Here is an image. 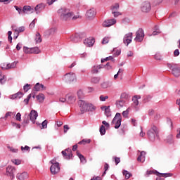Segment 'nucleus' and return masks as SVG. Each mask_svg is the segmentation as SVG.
Listing matches in <instances>:
<instances>
[{
  "instance_id": "obj_1",
  "label": "nucleus",
  "mask_w": 180,
  "mask_h": 180,
  "mask_svg": "<svg viewBox=\"0 0 180 180\" xmlns=\"http://www.w3.org/2000/svg\"><path fill=\"white\" fill-rule=\"evenodd\" d=\"M58 13L62 22H70V20H77V19L81 18L79 15H74V13L71 10L65 8L59 9Z\"/></svg>"
},
{
  "instance_id": "obj_2",
  "label": "nucleus",
  "mask_w": 180,
  "mask_h": 180,
  "mask_svg": "<svg viewBox=\"0 0 180 180\" xmlns=\"http://www.w3.org/2000/svg\"><path fill=\"white\" fill-rule=\"evenodd\" d=\"M79 105L82 113H85V112H95L96 110V107L94 104L82 100L79 101Z\"/></svg>"
},
{
  "instance_id": "obj_3",
  "label": "nucleus",
  "mask_w": 180,
  "mask_h": 180,
  "mask_svg": "<svg viewBox=\"0 0 180 180\" xmlns=\"http://www.w3.org/2000/svg\"><path fill=\"white\" fill-rule=\"evenodd\" d=\"M159 133H160V131L158 130V128L155 125H153L150 127V129L148 131L147 134L150 141H155V139H158L160 136Z\"/></svg>"
},
{
  "instance_id": "obj_4",
  "label": "nucleus",
  "mask_w": 180,
  "mask_h": 180,
  "mask_svg": "<svg viewBox=\"0 0 180 180\" xmlns=\"http://www.w3.org/2000/svg\"><path fill=\"white\" fill-rule=\"evenodd\" d=\"M62 79L66 84H72V82H77V75L75 72H70L66 73Z\"/></svg>"
},
{
  "instance_id": "obj_5",
  "label": "nucleus",
  "mask_w": 180,
  "mask_h": 180,
  "mask_svg": "<svg viewBox=\"0 0 180 180\" xmlns=\"http://www.w3.org/2000/svg\"><path fill=\"white\" fill-rule=\"evenodd\" d=\"M167 68L172 71V74L174 77H179L180 75V66L176 63H167Z\"/></svg>"
},
{
  "instance_id": "obj_6",
  "label": "nucleus",
  "mask_w": 180,
  "mask_h": 180,
  "mask_svg": "<svg viewBox=\"0 0 180 180\" xmlns=\"http://www.w3.org/2000/svg\"><path fill=\"white\" fill-rule=\"evenodd\" d=\"M140 11L142 13H150L151 12V2L150 1H144L141 4Z\"/></svg>"
},
{
  "instance_id": "obj_7",
  "label": "nucleus",
  "mask_w": 180,
  "mask_h": 180,
  "mask_svg": "<svg viewBox=\"0 0 180 180\" xmlns=\"http://www.w3.org/2000/svg\"><path fill=\"white\" fill-rule=\"evenodd\" d=\"M51 166L50 167V171L52 175H56V174H58L60 172V163L56 162V160L53 159L50 161Z\"/></svg>"
},
{
  "instance_id": "obj_8",
  "label": "nucleus",
  "mask_w": 180,
  "mask_h": 180,
  "mask_svg": "<svg viewBox=\"0 0 180 180\" xmlns=\"http://www.w3.org/2000/svg\"><path fill=\"white\" fill-rule=\"evenodd\" d=\"M111 124L114 126L115 129H119V127L122 126V115H120V113H116L111 122Z\"/></svg>"
},
{
  "instance_id": "obj_9",
  "label": "nucleus",
  "mask_w": 180,
  "mask_h": 180,
  "mask_svg": "<svg viewBox=\"0 0 180 180\" xmlns=\"http://www.w3.org/2000/svg\"><path fill=\"white\" fill-rule=\"evenodd\" d=\"M144 39V31L143 29L140 28L139 30L136 31V37L134 39L135 41H143Z\"/></svg>"
},
{
  "instance_id": "obj_10",
  "label": "nucleus",
  "mask_w": 180,
  "mask_h": 180,
  "mask_svg": "<svg viewBox=\"0 0 180 180\" xmlns=\"http://www.w3.org/2000/svg\"><path fill=\"white\" fill-rule=\"evenodd\" d=\"M16 173V169L13 166H8L6 168V175L10 176L11 179L15 178V174Z\"/></svg>"
},
{
  "instance_id": "obj_11",
  "label": "nucleus",
  "mask_w": 180,
  "mask_h": 180,
  "mask_svg": "<svg viewBox=\"0 0 180 180\" xmlns=\"http://www.w3.org/2000/svg\"><path fill=\"white\" fill-rule=\"evenodd\" d=\"M132 40H133V33L129 32L124 36L123 43L126 44V46H129V44L131 43Z\"/></svg>"
},
{
  "instance_id": "obj_12",
  "label": "nucleus",
  "mask_w": 180,
  "mask_h": 180,
  "mask_svg": "<svg viewBox=\"0 0 180 180\" xmlns=\"http://www.w3.org/2000/svg\"><path fill=\"white\" fill-rule=\"evenodd\" d=\"M96 15V11L95 10V8H91L86 11V18H87L89 20H91V19H94V18H95Z\"/></svg>"
},
{
  "instance_id": "obj_13",
  "label": "nucleus",
  "mask_w": 180,
  "mask_h": 180,
  "mask_svg": "<svg viewBox=\"0 0 180 180\" xmlns=\"http://www.w3.org/2000/svg\"><path fill=\"white\" fill-rule=\"evenodd\" d=\"M62 155H63V157L65 160H71V158H72V152L71 151V149H70V148L63 150Z\"/></svg>"
},
{
  "instance_id": "obj_14",
  "label": "nucleus",
  "mask_w": 180,
  "mask_h": 180,
  "mask_svg": "<svg viewBox=\"0 0 180 180\" xmlns=\"http://www.w3.org/2000/svg\"><path fill=\"white\" fill-rule=\"evenodd\" d=\"M116 19L112 18L110 20H106L103 22V27H110V26H113V25H116Z\"/></svg>"
},
{
  "instance_id": "obj_15",
  "label": "nucleus",
  "mask_w": 180,
  "mask_h": 180,
  "mask_svg": "<svg viewBox=\"0 0 180 180\" xmlns=\"http://www.w3.org/2000/svg\"><path fill=\"white\" fill-rule=\"evenodd\" d=\"M139 99H141V96H134L133 98H132V101H133V106L135 109V110H136V112L139 110Z\"/></svg>"
},
{
  "instance_id": "obj_16",
  "label": "nucleus",
  "mask_w": 180,
  "mask_h": 180,
  "mask_svg": "<svg viewBox=\"0 0 180 180\" xmlns=\"http://www.w3.org/2000/svg\"><path fill=\"white\" fill-rule=\"evenodd\" d=\"M56 33H57V28L52 27V28L45 31L44 36L45 37H49V36H53V34H56Z\"/></svg>"
},
{
  "instance_id": "obj_17",
  "label": "nucleus",
  "mask_w": 180,
  "mask_h": 180,
  "mask_svg": "<svg viewBox=\"0 0 180 180\" xmlns=\"http://www.w3.org/2000/svg\"><path fill=\"white\" fill-rule=\"evenodd\" d=\"M37 116H39V114L37 112L36 110H31L29 117L32 123H36V119H37Z\"/></svg>"
},
{
  "instance_id": "obj_18",
  "label": "nucleus",
  "mask_w": 180,
  "mask_h": 180,
  "mask_svg": "<svg viewBox=\"0 0 180 180\" xmlns=\"http://www.w3.org/2000/svg\"><path fill=\"white\" fill-rule=\"evenodd\" d=\"M44 8H46V4L43 3L37 4L34 8L37 15H39V13H41L42 11H44Z\"/></svg>"
},
{
  "instance_id": "obj_19",
  "label": "nucleus",
  "mask_w": 180,
  "mask_h": 180,
  "mask_svg": "<svg viewBox=\"0 0 180 180\" xmlns=\"http://www.w3.org/2000/svg\"><path fill=\"white\" fill-rule=\"evenodd\" d=\"M66 101H67V103L70 105L72 103H75V101H77V98L74 94H67Z\"/></svg>"
},
{
  "instance_id": "obj_20",
  "label": "nucleus",
  "mask_w": 180,
  "mask_h": 180,
  "mask_svg": "<svg viewBox=\"0 0 180 180\" xmlns=\"http://www.w3.org/2000/svg\"><path fill=\"white\" fill-rule=\"evenodd\" d=\"M94 43H95V39L92 37L87 38L84 41V44L86 46V47H92Z\"/></svg>"
},
{
  "instance_id": "obj_21",
  "label": "nucleus",
  "mask_w": 180,
  "mask_h": 180,
  "mask_svg": "<svg viewBox=\"0 0 180 180\" xmlns=\"http://www.w3.org/2000/svg\"><path fill=\"white\" fill-rule=\"evenodd\" d=\"M34 12V9L30 6H25L22 8V13L30 14Z\"/></svg>"
},
{
  "instance_id": "obj_22",
  "label": "nucleus",
  "mask_w": 180,
  "mask_h": 180,
  "mask_svg": "<svg viewBox=\"0 0 180 180\" xmlns=\"http://www.w3.org/2000/svg\"><path fill=\"white\" fill-rule=\"evenodd\" d=\"M16 176L19 180H25L29 178V174L27 172L18 173Z\"/></svg>"
},
{
  "instance_id": "obj_23",
  "label": "nucleus",
  "mask_w": 180,
  "mask_h": 180,
  "mask_svg": "<svg viewBox=\"0 0 180 180\" xmlns=\"http://www.w3.org/2000/svg\"><path fill=\"white\" fill-rule=\"evenodd\" d=\"M155 173L157 174L158 176H159L156 179V180H164L163 179L161 178V176H163V178H168V176H171V174H169V173L161 174L158 172H155Z\"/></svg>"
},
{
  "instance_id": "obj_24",
  "label": "nucleus",
  "mask_w": 180,
  "mask_h": 180,
  "mask_svg": "<svg viewBox=\"0 0 180 180\" xmlns=\"http://www.w3.org/2000/svg\"><path fill=\"white\" fill-rule=\"evenodd\" d=\"M23 97V93L18 92L15 94L9 96V99H20V98Z\"/></svg>"
},
{
  "instance_id": "obj_25",
  "label": "nucleus",
  "mask_w": 180,
  "mask_h": 180,
  "mask_svg": "<svg viewBox=\"0 0 180 180\" xmlns=\"http://www.w3.org/2000/svg\"><path fill=\"white\" fill-rule=\"evenodd\" d=\"M146 152L141 151L140 155L137 158V161L139 162H144V161H146Z\"/></svg>"
},
{
  "instance_id": "obj_26",
  "label": "nucleus",
  "mask_w": 180,
  "mask_h": 180,
  "mask_svg": "<svg viewBox=\"0 0 180 180\" xmlns=\"http://www.w3.org/2000/svg\"><path fill=\"white\" fill-rule=\"evenodd\" d=\"M127 103V101H125L124 100L120 98V100L116 101L117 108L120 109V108H123Z\"/></svg>"
},
{
  "instance_id": "obj_27",
  "label": "nucleus",
  "mask_w": 180,
  "mask_h": 180,
  "mask_svg": "<svg viewBox=\"0 0 180 180\" xmlns=\"http://www.w3.org/2000/svg\"><path fill=\"white\" fill-rule=\"evenodd\" d=\"M101 88H103V89L110 88V86H112V82L110 81L103 82V83H101Z\"/></svg>"
},
{
  "instance_id": "obj_28",
  "label": "nucleus",
  "mask_w": 180,
  "mask_h": 180,
  "mask_svg": "<svg viewBox=\"0 0 180 180\" xmlns=\"http://www.w3.org/2000/svg\"><path fill=\"white\" fill-rule=\"evenodd\" d=\"M34 89L35 91H46V86H44V85L39 84V83H37L34 86Z\"/></svg>"
},
{
  "instance_id": "obj_29",
  "label": "nucleus",
  "mask_w": 180,
  "mask_h": 180,
  "mask_svg": "<svg viewBox=\"0 0 180 180\" xmlns=\"http://www.w3.org/2000/svg\"><path fill=\"white\" fill-rule=\"evenodd\" d=\"M70 40L74 43H78V41H81V37H79V34H76L70 37Z\"/></svg>"
},
{
  "instance_id": "obj_30",
  "label": "nucleus",
  "mask_w": 180,
  "mask_h": 180,
  "mask_svg": "<svg viewBox=\"0 0 180 180\" xmlns=\"http://www.w3.org/2000/svg\"><path fill=\"white\" fill-rule=\"evenodd\" d=\"M102 67L101 65H95L91 69L92 74H98L99 72V70H101Z\"/></svg>"
},
{
  "instance_id": "obj_31",
  "label": "nucleus",
  "mask_w": 180,
  "mask_h": 180,
  "mask_svg": "<svg viewBox=\"0 0 180 180\" xmlns=\"http://www.w3.org/2000/svg\"><path fill=\"white\" fill-rule=\"evenodd\" d=\"M129 98V94H127V93H122L121 94V98L122 99V101H125V102H128Z\"/></svg>"
},
{
  "instance_id": "obj_32",
  "label": "nucleus",
  "mask_w": 180,
  "mask_h": 180,
  "mask_svg": "<svg viewBox=\"0 0 180 180\" xmlns=\"http://www.w3.org/2000/svg\"><path fill=\"white\" fill-rule=\"evenodd\" d=\"M36 98L39 102H44L46 97L44 96V94H39L36 96Z\"/></svg>"
},
{
  "instance_id": "obj_33",
  "label": "nucleus",
  "mask_w": 180,
  "mask_h": 180,
  "mask_svg": "<svg viewBox=\"0 0 180 180\" xmlns=\"http://www.w3.org/2000/svg\"><path fill=\"white\" fill-rule=\"evenodd\" d=\"M35 42L37 44L41 43V35L39 32L36 33Z\"/></svg>"
},
{
  "instance_id": "obj_34",
  "label": "nucleus",
  "mask_w": 180,
  "mask_h": 180,
  "mask_svg": "<svg viewBox=\"0 0 180 180\" xmlns=\"http://www.w3.org/2000/svg\"><path fill=\"white\" fill-rule=\"evenodd\" d=\"M91 82H92V84H99V82H101V77H92L91 79Z\"/></svg>"
},
{
  "instance_id": "obj_35",
  "label": "nucleus",
  "mask_w": 180,
  "mask_h": 180,
  "mask_svg": "<svg viewBox=\"0 0 180 180\" xmlns=\"http://www.w3.org/2000/svg\"><path fill=\"white\" fill-rule=\"evenodd\" d=\"M39 53H40L39 47L31 48V54H39Z\"/></svg>"
},
{
  "instance_id": "obj_36",
  "label": "nucleus",
  "mask_w": 180,
  "mask_h": 180,
  "mask_svg": "<svg viewBox=\"0 0 180 180\" xmlns=\"http://www.w3.org/2000/svg\"><path fill=\"white\" fill-rule=\"evenodd\" d=\"M112 39V37H105L102 40V44H108L109 43V40Z\"/></svg>"
},
{
  "instance_id": "obj_37",
  "label": "nucleus",
  "mask_w": 180,
  "mask_h": 180,
  "mask_svg": "<svg viewBox=\"0 0 180 180\" xmlns=\"http://www.w3.org/2000/svg\"><path fill=\"white\" fill-rule=\"evenodd\" d=\"M77 155L79 157L82 162H86V160H85V157H84V155H82L81 153H79V152H77Z\"/></svg>"
},
{
  "instance_id": "obj_38",
  "label": "nucleus",
  "mask_w": 180,
  "mask_h": 180,
  "mask_svg": "<svg viewBox=\"0 0 180 180\" xmlns=\"http://www.w3.org/2000/svg\"><path fill=\"white\" fill-rule=\"evenodd\" d=\"M23 51L25 54H32V48H27V46L23 47Z\"/></svg>"
},
{
  "instance_id": "obj_39",
  "label": "nucleus",
  "mask_w": 180,
  "mask_h": 180,
  "mask_svg": "<svg viewBox=\"0 0 180 180\" xmlns=\"http://www.w3.org/2000/svg\"><path fill=\"white\" fill-rule=\"evenodd\" d=\"M123 175L125 176L126 179H129V178H130V176H131V174H130V172H129L128 171H123L122 172Z\"/></svg>"
},
{
  "instance_id": "obj_40",
  "label": "nucleus",
  "mask_w": 180,
  "mask_h": 180,
  "mask_svg": "<svg viewBox=\"0 0 180 180\" xmlns=\"http://www.w3.org/2000/svg\"><path fill=\"white\" fill-rule=\"evenodd\" d=\"M162 2H164V0H154L153 5V6H158V5H161Z\"/></svg>"
},
{
  "instance_id": "obj_41",
  "label": "nucleus",
  "mask_w": 180,
  "mask_h": 180,
  "mask_svg": "<svg viewBox=\"0 0 180 180\" xmlns=\"http://www.w3.org/2000/svg\"><path fill=\"white\" fill-rule=\"evenodd\" d=\"M11 161L13 164H15V165H20V164H22V160L18 159H13Z\"/></svg>"
},
{
  "instance_id": "obj_42",
  "label": "nucleus",
  "mask_w": 180,
  "mask_h": 180,
  "mask_svg": "<svg viewBox=\"0 0 180 180\" xmlns=\"http://www.w3.org/2000/svg\"><path fill=\"white\" fill-rule=\"evenodd\" d=\"M100 133L102 136L105 135V134L106 133V129L105 128V126L101 125V127H100Z\"/></svg>"
},
{
  "instance_id": "obj_43",
  "label": "nucleus",
  "mask_w": 180,
  "mask_h": 180,
  "mask_svg": "<svg viewBox=\"0 0 180 180\" xmlns=\"http://www.w3.org/2000/svg\"><path fill=\"white\" fill-rule=\"evenodd\" d=\"M99 99H100L101 102H105V101H106V99H109V96L101 95V96H100Z\"/></svg>"
},
{
  "instance_id": "obj_44",
  "label": "nucleus",
  "mask_w": 180,
  "mask_h": 180,
  "mask_svg": "<svg viewBox=\"0 0 180 180\" xmlns=\"http://www.w3.org/2000/svg\"><path fill=\"white\" fill-rule=\"evenodd\" d=\"M105 116H107V117H109L112 115V113L110 112V109L109 108V106H108V108H105Z\"/></svg>"
},
{
  "instance_id": "obj_45",
  "label": "nucleus",
  "mask_w": 180,
  "mask_h": 180,
  "mask_svg": "<svg viewBox=\"0 0 180 180\" xmlns=\"http://www.w3.org/2000/svg\"><path fill=\"white\" fill-rule=\"evenodd\" d=\"M91 143L90 139H83L79 142V144H89Z\"/></svg>"
},
{
  "instance_id": "obj_46",
  "label": "nucleus",
  "mask_w": 180,
  "mask_h": 180,
  "mask_svg": "<svg viewBox=\"0 0 180 180\" xmlns=\"http://www.w3.org/2000/svg\"><path fill=\"white\" fill-rule=\"evenodd\" d=\"M21 151L26 153V151H30V147L25 146V147L21 146Z\"/></svg>"
},
{
  "instance_id": "obj_47",
  "label": "nucleus",
  "mask_w": 180,
  "mask_h": 180,
  "mask_svg": "<svg viewBox=\"0 0 180 180\" xmlns=\"http://www.w3.org/2000/svg\"><path fill=\"white\" fill-rule=\"evenodd\" d=\"M18 63L13 62L11 64L8 63V70H11V68H16Z\"/></svg>"
},
{
  "instance_id": "obj_48",
  "label": "nucleus",
  "mask_w": 180,
  "mask_h": 180,
  "mask_svg": "<svg viewBox=\"0 0 180 180\" xmlns=\"http://www.w3.org/2000/svg\"><path fill=\"white\" fill-rule=\"evenodd\" d=\"M151 96H146L143 98L144 103H147V102H150L151 101Z\"/></svg>"
},
{
  "instance_id": "obj_49",
  "label": "nucleus",
  "mask_w": 180,
  "mask_h": 180,
  "mask_svg": "<svg viewBox=\"0 0 180 180\" xmlns=\"http://www.w3.org/2000/svg\"><path fill=\"white\" fill-rule=\"evenodd\" d=\"M155 29L156 30L153 31L152 34L153 36H157V34H160V33H161V31H160L158 26L155 27Z\"/></svg>"
},
{
  "instance_id": "obj_50",
  "label": "nucleus",
  "mask_w": 180,
  "mask_h": 180,
  "mask_svg": "<svg viewBox=\"0 0 180 180\" xmlns=\"http://www.w3.org/2000/svg\"><path fill=\"white\" fill-rule=\"evenodd\" d=\"M8 65H9V64H7V63H1V67L2 70H9Z\"/></svg>"
},
{
  "instance_id": "obj_51",
  "label": "nucleus",
  "mask_w": 180,
  "mask_h": 180,
  "mask_svg": "<svg viewBox=\"0 0 180 180\" xmlns=\"http://www.w3.org/2000/svg\"><path fill=\"white\" fill-rule=\"evenodd\" d=\"M118 10H119V4H115L114 6H112V12H115Z\"/></svg>"
},
{
  "instance_id": "obj_52",
  "label": "nucleus",
  "mask_w": 180,
  "mask_h": 180,
  "mask_svg": "<svg viewBox=\"0 0 180 180\" xmlns=\"http://www.w3.org/2000/svg\"><path fill=\"white\" fill-rule=\"evenodd\" d=\"M77 95L79 99H81V98H82V95H84V93L82 92V90L77 91Z\"/></svg>"
},
{
  "instance_id": "obj_53",
  "label": "nucleus",
  "mask_w": 180,
  "mask_h": 180,
  "mask_svg": "<svg viewBox=\"0 0 180 180\" xmlns=\"http://www.w3.org/2000/svg\"><path fill=\"white\" fill-rule=\"evenodd\" d=\"M8 149L10 150V151H11V153H18L19 151V149L15 148L13 147H8Z\"/></svg>"
},
{
  "instance_id": "obj_54",
  "label": "nucleus",
  "mask_w": 180,
  "mask_h": 180,
  "mask_svg": "<svg viewBox=\"0 0 180 180\" xmlns=\"http://www.w3.org/2000/svg\"><path fill=\"white\" fill-rule=\"evenodd\" d=\"M112 15H114V18H117L122 15V13L119 11H112Z\"/></svg>"
},
{
  "instance_id": "obj_55",
  "label": "nucleus",
  "mask_w": 180,
  "mask_h": 180,
  "mask_svg": "<svg viewBox=\"0 0 180 180\" xmlns=\"http://www.w3.org/2000/svg\"><path fill=\"white\" fill-rule=\"evenodd\" d=\"M30 98H32V94H29L27 97V98H25L24 100V102L25 103V105H27V103H29V101H30Z\"/></svg>"
},
{
  "instance_id": "obj_56",
  "label": "nucleus",
  "mask_w": 180,
  "mask_h": 180,
  "mask_svg": "<svg viewBox=\"0 0 180 180\" xmlns=\"http://www.w3.org/2000/svg\"><path fill=\"white\" fill-rule=\"evenodd\" d=\"M21 116H22V115H20V112H18L15 116L16 120H18V122H20L22 120Z\"/></svg>"
},
{
  "instance_id": "obj_57",
  "label": "nucleus",
  "mask_w": 180,
  "mask_h": 180,
  "mask_svg": "<svg viewBox=\"0 0 180 180\" xmlns=\"http://www.w3.org/2000/svg\"><path fill=\"white\" fill-rule=\"evenodd\" d=\"M36 20L37 19H34L33 21L30 24V29H33L36 25Z\"/></svg>"
},
{
  "instance_id": "obj_58",
  "label": "nucleus",
  "mask_w": 180,
  "mask_h": 180,
  "mask_svg": "<svg viewBox=\"0 0 180 180\" xmlns=\"http://www.w3.org/2000/svg\"><path fill=\"white\" fill-rule=\"evenodd\" d=\"M23 89L25 91V92H27V91H29V89H30V84H27L24 86Z\"/></svg>"
},
{
  "instance_id": "obj_59",
  "label": "nucleus",
  "mask_w": 180,
  "mask_h": 180,
  "mask_svg": "<svg viewBox=\"0 0 180 180\" xmlns=\"http://www.w3.org/2000/svg\"><path fill=\"white\" fill-rule=\"evenodd\" d=\"M12 115H15V112H7L6 113L5 117H4V119H6L7 117H9V116H12Z\"/></svg>"
},
{
  "instance_id": "obj_60",
  "label": "nucleus",
  "mask_w": 180,
  "mask_h": 180,
  "mask_svg": "<svg viewBox=\"0 0 180 180\" xmlns=\"http://www.w3.org/2000/svg\"><path fill=\"white\" fill-rule=\"evenodd\" d=\"M104 169H105V171H104L103 175H106V171H107L108 169H109V165H108V163H105V165H104Z\"/></svg>"
},
{
  "instance_id": "obj_61",
  "label": "nucleus",
  "mask_w": 180,
  "mask_h": 180,
  "mask_svg": "<svg viewBox=\"0 0 180 180\" xmlns=\"http://www.w3.org/2000/svg\"><path fill=\"white\" fill-rule=\"evenodd\" d=\"M41 129H47V120H44L41 123Z\"/></svg>"
},
{
  "instance_id": "obj_62",
  "label": "nucleus",
  "mask_w": 180,
  "mask_h": 180,
  "mask_svg": "<svg viewBox=\"0 0 180 180\" xmlns=\"http://www.w3.org/2000/svg\"><path fill=\"white\" fill-rule=\"evenodd\" d=\"M122 116L124 117H127V116H129V110H126L125 111H123Z\"/></svg>"
},
{
  "instance_id": "obj_63",
  "label": "nucleus",
  "mask_w": 180,
  "mask_h": 180,
  "mask_svg": "<svg viewBox=\"0 0 180 180\" xmlns=\"http://www.w3.org/2000/svg\"><path fill=\"white\" fill-rule=\"evenodd\" d=\"M59 102H61L62 103H65V102H67V97L66 98L60 97L59 98Z\"/></svg>"
},
{
  "instance_id": "obj_64",
  "label": "nucleus",
  "mask_w": 180,
  "mask_h": 180,
  "mask_svg": "<svg viewBox=\"0 0 180 180\" xmlns=\"http://www.w3.org/2000/svg\"><path fill=\"white\" fill-rule=\"evenodd\" d=\"M14 8L18 12L19 15H20L21 12H23L22 8H19L18 6H15Z\"/></svg>"
}]
</instances>
